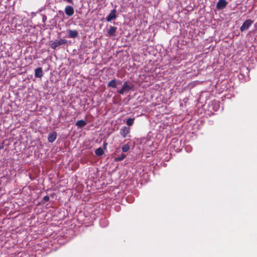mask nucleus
I'll use <instances>...</instances> for the list:
<instances>
[{"instance_id":"f257e3e1","label":"nucleus","mask_w":257,"mask_h":257,"mask_svg":"<svg viewBox=\"0 0 257 257\" xmlns=\"http://www.w3.org/2000/svg\"><path fill=\"white\" fill-rule=\"evenodd\" d=\"M121 85V88L116 90V93L119 94L123 95L134 91L135 89V85L129 80L124 81Z\"/></svg>"},{"instance_id":"f03ea898","label":"nucleus","mask_w":257,"mask_h":257,"mask_svg":"<svg viewBox=\"0 0 257 257\" xmlns=\"http://www.w3.org/2000/svg\"><path fill=\"white\" fill-rule=\"evenodd\" d=\"M122 84V81L116 78H113L111 79L110 81L108 82L107 84V88L110 90L113 91L115 90V92H116L117 89H119L118 86Z\"/></svg>"},{"instance_id":"7ed1b4c3","label":"nucleus","mask_w":257,"mask_h":257,"mask_svg":"<svg viewBox=\"0 0 257 257\" xmlns=\"http://www.w3.org/2000/svg\"><path fill=\"white\" fill-rule=\"evenodd\" d=\"M67 41L65 39H60L59 40H56L54 42H52L50 46L51 48L54 50L56 49V48L61 45L66 44Z\"/></svg>"},{"instance_id":"20e7f679","label":"nucleus","mask_w":257,"mask_h":257,"mask_svg":"<svg viewBox=\"0 0 257 257\" xmlns=\"http://www.w3.org/2000/svg\"><path fill=\"white\" fill-rule=\"evenodd\" d=\"M253 23V21L250 19L245 21L240 28V31L243 32L247 30Z\"/></svg>"},{"instance_id":"39448f33","label":"nucleus","mask_w":257,"mask_h":257,"mask_svg":"<svg viewBox=\"0 0 257 257\" xmlns=\"http://www.w3.org/2000/svg\"><path fill=\"white\" fill-rule=\"evenodd\" d=\"M227 4L226 0H219L217 3L216 8L218 10H222L226 8Z\"/></svg>"},{"instance_id":"423d86ee","label":"nucleus","mask_w":257,"mask_h":257,"mask_svg":"<svg viewBox=\"0 0 257 257\" xmlns=\"http://www.w3.org/2000/svg\"><path fill=\"white\" fill-rule=\"evenodd\" d=\"M119 133L123 138H125L127 135L130 133V128L129 127L123 126L120 128Z\"/></svg>"},{"instance_id":"0eeeda50","label":"nucleus","mask_w":257,"mask_h":257,"mask_svg":"<svg viewBox=\"0 0 257 257\" xmlns=\"http://www.w3.org/2000/svg\"><path fill=\"white\" fill-rule=\"evenodd\" d=\"M116 10L113 9L111 11L109 14L106 17V20L107 22H110L111 20L115 19L116 18Z\"/></svg>"},{"instance_id":"6e6552de","label":"nucleus","mask_w":257,"mask_h":257,"mask_svg":"<svg viewBox=\"0 0 257 257\" xmlns=\"http://www.w3.org/2000/svg\"><path fill=\"white\" fill-rule=\"evenodd\" d=\"M65 13L67 16L71 17L74 13V8L71 6H67L65 9Z\"/></svg>"},{"instance_id":"1a4fd4ad","label":"nucleus","mask_w":257,"mask_h":257,"mask_svg":"<svg viewBox=\"0 0 257 257\" xmlns=\"http://www.w3.org/2000/svg\"><path fill=\"white\" fill-rule=\"evenodd\" d=\"M68 37L70 38H75L78 36V32L77 30H69L68 31Z\"/></svg>"},{"instance_id":"9d476101","label":"nucleus","mask_w":257,"mask_h":257,"mask_svg":"<svg viewBox=\"0 0 257 257\" xmlns=\"http://www.w3.org/2000/svg\"><path fill=\"white\" fill-rule=\"evenodd\" d=\"M43 72L41 67L37 68L35 70V76L36 78H41L43 76Z\"/></svg>"},{"instance_id":"9b49d317","label":"nucleus","mask_w":257,"mask_h":257,"mask_svg":"<svg viewBox=\"0 0 257 257\" xmlns=\"http://www.w3.org/2000/svg\"><path fill=\"white\" fill-rule=\"evenodd\" d=\"M57 138V133L55 132L51 133L48 137V140L50 143H53Z\"/></svg>"},{"instance_id":"f8f14e48","label":"nucleus","mask_w":257,"mask_h":257,"mask_svg":"<svg viewBox=\"0 0 257 257\" xmlns=\"http://www.w3.org/2000/svg\"><path fill=\"white\" fill-rule=\"evenodd\" d=\"M117 29V28L114 26H110L108 31V34L110 36H115V33L116 32V30Z\"/></svg>"},{"instance_id":"ddd939ff","label":"nucleus","mask_w":257,"mask_h":257,"mask_svg":"<svg viewBox=\"0 0 257 257\" xmlns=\"http://www.w3.org/2000/svg\"><path fill=\"white\" fill-rule=\"evenodd\" d=\"M86 124V122L85 121H84V120H78L76 123V125L78 126V127H83Z\"/></svg>"},{"instance_id":"4468645a","label":"nucleus","mask_w":257,"mask_h":257,"mask_svg":"<svg viewBox=\"0 0 257 257\" xmlns=\"http://www.w3.org/2000/svg\"><path fill=\"white\" fill-rule=\"evenodd\" d=\"M126 157V155H124L123 153H121L120 156H118L117 157H115L114 158V161L116 162H119L122 161Z\"/></svg>"},{"instance_id":"2eb2a0df","label":"nucleus","mask_w":257,"mask_h":257,"mask_svg":"<svg viewBox=\"0 0 257 257\" xmlns=\"http://www.w3.org/2000/svg\"><path fill=\"white\" fill-rule=\"evenodd\" d=\"M95 153L97 156H101L103 154L104 152L101 148H98L96 149Z\"/></svg>"},{"instance_id":"dca6fc26","label":"nucleus","mask_w":257,"mask_h":257,"mask_svg":"<svg viewBox=\"0 0 257 257\" xmlns=\"http://www.w3.org/2000/svg\"><path fill=\"white\" fill-rule=\"evenodd\" d=\"M134 118H128L126 119V123L128 126H132L134 122Z\"/></svg>"},{"instance_id":"f3484780","label":"nucleus","mask_w":257,"mask_h":257,"mask_svg":"<svg viewBox=\"0 0 257 257\" xmlns=\"http://www.w3.org/2000/svg\"><path fill=\"white\" fill-rule=\"evenodd\" d=\"M130 148V146L128 144H125L122 147V151L123 152H127Z\"/></svg>"},{"instance_id":"a211bd4d","label":"nucleus","mask_w":257,"mask_h":257,"mask_svg":"<svg viewBox=\"0 0 257 257\" xmlns=\"http://www.w3.org/2000/svg\"><path fill=\"white\" fill-rule=\"evenodd\" d=\"M43 200L44 202H47L49 200V197L48 196H45L43 197Z\"/></svg>"},{"instance_id":"6ab92c4d","label":"nucleus","mask_w":257,"mask_h":257,"mask_svg":"<svg viewBox=\"0 0 257 257\" xmlns=\"http://www.w3.org/2000/svg\"><path fill=\"white\" fill-rule=\"evenodd\" d=\"M46 20H47V17L45 15H43V19H42L43 22H44V23L45 22Z\"/></svg>"},{"instance_id":"aec40b11","label":"nucleus","mask_w":257,"mask_h":257,"mask_svg":"<svg viewBox=\"0 0 257 257\" xmlns=\"http://www.w3.org/2000/svg\"><path fill=\"white\" fill-rule=\"evenodd\" d=\"M64 1H66L67 2H68L70 4H73V0H64Z\"/></svg>"},{"instance_id":"412c9836","label":"nucleus","mask_w":257,"mask_h":257,"mask_svg":"<svg viewBox=\"0 0 257 257\" xmlns=\"http://www.w3.org/2000/svg\"><path fill=\"white\" fill-rule=\"evenodd\" d=\"M59 14L64 16V13H63V12L62 11H59Z\"/></svg>"}]
</instances>
